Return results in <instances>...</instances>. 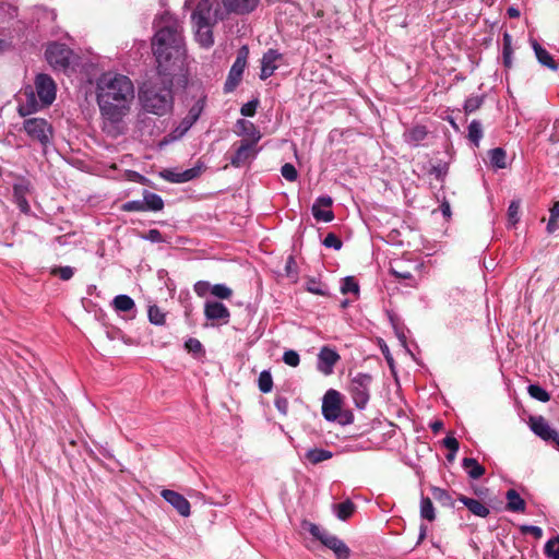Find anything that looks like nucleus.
<instances>
[{"label":"nucleus","instance_id":"nucleus-1","mask_svg":"<svg viewBox=\"0 0 559 559\" xmlns=\"http://www.w3.org/2000/svg\"><path fill=\"white\" fill-rule=\"evenodd\" d=\"M156 33L152 49L157 63L154 76L143 82L139 99L146 112L164 116L174 106V70L185 55V41L180 22L169 12H164L155 23Z\"/></svg>","mask_w":559,"mask_h":559},{"label":"nucleus","instance_id":"nucleus-2","mask_svg":"<svg viewBox=\"0 0 559 559\" xmlns=\"http://www.w3.org/2000/svg\"><path fill=\"white\" fill-rule=\"evenodd\" d=\"M134 85L129 76L105 72L96 81V102L102 118L111 124L120 122L130 111Z\"/></svg>","mask_w":559,"mask_h":559},{"label":"nucleus","instance_id":"nucleus-3","mask_svg":"<svg viewBox=\"0 0 559 559\" xmlns=\"http://www.w3.org/2000/svg\"><path fill=\"white\" fill-rule=\"evenodd\" d=\"M226 16L217 0H200L192 11L191 22L195 40L204 48L214 45L213 27Z\"/></svg>","mask_w":559,"mask_h":559},{"label":"nucleus","instance_id":"nucleus-4","mask_svg":"<svg viewBox=\"0 0 559 559\" xmlns=\"http://www.w3.org/2000/svg\"><path fill=\"white\" fill-rule=\"evenodd\" d=\"M304 528L307 530L314 538L320 540L322 545L331 549L337 559H349V547L337 536L330 534L319 525L310 522H305Z\"/></svg>","mask_w":559,"mask_h":559},{"label":"nucleus","instance_id":"nucleus-5","mask_svg":"<svg viewBox=\"0 0 559 559\" xmlns=\"http://www.w3.org/2000/svg\"><path fill=\"white\" fill-rule=\"evenodd\" d=\"M372 376L366 372H358L352 377L348 384V392L358 409H365L370 400Z\"/></svg>","mask_w":559,"mask_h":559},{"label":"nucleus","instance_id":"nucleus-6","mask_svg":"<svg viewBox=\"0 0 559 559\" xmlns=\"http://www.w3.org/2000/svg\"><path fill=\"white\" fill-rule=\"evenodd\" d=\"M249 56V49L247 46L240 47L237 52V57L229 70L228 76L224 84V92H233L242 79L243 71L247 67V59Z\"/></svg>","mask_w":559,"mask_h":559},{"label":"nucleus","instance_id":"nucleus-7","mask_svg":"<svg viewBox=\"0 0 559 559\" xmlns=\"http://www.w3.org/2000/svg\"><path fill=\"white\" fill-rule=\"evenodd\" d=\"M46 59L48 63L59 71H67L70 64V49L66 44L51 43L46 49Z\"/></svg>","mask_w":559,"mask_h":559},{"label":"nucleus","instance_id":"nucleus-8","mask_svg":"<svg viewBox=\"0 0 559 559\" xmlns=\"http://www.w3.org/2000/svg\"><path fill=\"white\" fill-rule=\"evenodd\" d=\"M24 130L33 139L46 145L51 135V127L43 118H29L24 121Z\"/></svg>","mask_w":559,"mask_h":559},{"label":"nucleus","instance_id":"nucleus-9","mask_svg":"<svg viewBox=\"0 0 559 559\" xmlns=\"http://www.w3.org/2000/svg\"><path fill=\"white\" fill-rule=\"evenodd\" d=\"M36 94L41 106H49L56 99V84L46 73H39L35 78Z\"/></svg>","mask_w":559,"mask_h":559},{"label":"nucleus","instance_id":"nucleus-10","mask_svg":"<svg viewBox=\"0 0 559 559\" xmlns=\"http://www.w3.org/2000/svg\"><path fill=\"white\" fill-rule=\"evenodd\" d=\"M341 412V394L336 390L330 389L325 392L322 400V415L325 420L334 421Z\"/></svg>","mask_w":559,"mask_h":559},{"label":"nucleus","instance_id":"nucleus-11","mask_svg":"<svg viewBox=\"0 0 559 559\" xmlns=\"http://www.w3.org/2000/svg\"><path fill=\"white\" fill-rule=\"evenodd\" d=\"M258 143L248 142V140H241L235 154L230 158L231 166L239 168L242 167L247 162L255 158L259 153L257 147Z\"/></svg>","mask_w":559,"mask_h":559},{"label":"nucleus","instance_id":"nucleus-12","mask_svg":"<svg viewBox=\"0 0 559 559\" xmlns=\"http://www.w3.org/2000/svg\"><path fill=\"white\" fill-rule=\"evenodd\" d=\"M341 359L336 350L329 346H323L318 354L317 369L324 376H330L334 371L335 364Z\"/></svg>","mask_w":559,"mask_h":559},{"label":"nucleus","instance_id":"nucleus-13","mask_svg":"<svg viewBox=\"0 0 559 559\" xmlns=\"http://www.w3.org/2000/svg\"><path fill=\"white\" fill-rule=\"evenodd\" d=\"M160 495L181 516L190 515V502L181 493L171 489H164Z\"/></svg>","mask_w":559,"mask_h":559},{"label":"nucleus","instance_id":"nucleus-14","mask_svg":"<svg viewBox=\"0 0 559 559\" xmlns=\"http://www.w3.org/2000/svg\"><path fill=\"white\" fill-rule=\"evenodd\" d=\"M283 58V55L276 50V49H269L266 52L263 53L261 59V72H260V79L266 80L278 68V61H281Z\"/></svg>","mask_w":559,"mask_h":559},{"label":"nucleus","instance_id":"nucleus-15","mask_svg":"<svg viewBox=\"0 0 559 559\" xmlns=\"http://www.w3.org/2000/svg\"><path fill=\"white\" fill-rule=\"evenodd\" d=\"M160 177L165 179L166 181L173 182V183H183L188 182L201 175V167L195 166L189 169H186L183 171H177L173 169H164L160 171Z\"/></svg>","mask_w":559,"mask_h":559},{"label":"nucleus","instance_id":"nucleus-16","mask_svg":"<svg viewBox=\"0 0 559 559\" xmlns=\"http://www.w3.org/2000/svg\"><path fill=\"white\" fill-rule=\"evenodd\" d=\"M204 316L210 321L228 323L230 312L228 308L219 301H206L204 305Z\"/></svg>","mask_w":559,"mask_h":559},{"label":"nucleus","instance_id":"nucleus-17","mask_svg":"<svg viewBox=\"0 0 559 559\" xmlns=\"http://www.w3.org/2000/svg\"><path fill=\"white\" fill-rule=\"evenodd\" d=\"M225 13L248 14L252 12L259 0H221Z\"/></svg>","mask_w":559,"mask_h":559},{"label":"nucleus","instance_id":"nucleus-18","mask_svg":"<svg viewBox=\"0 0 559 559\" xmlns=\"http://www.w3.org/2000/svg\"><path fill=\"white\" fill-rule=\"evenodd\" d=\"M532 431L544 441H552L556 438V429H552L549 424L545 420L544 417L539 416L535 419H532L531 423Z\"/></svg>","mask_w":559,"mask_h":559},{"label":"nucleus","instance_id":"nucleus-19","mask_svg":"<svg viewBox=\"0 0 559 559\" xmlns=\"http://www.w3.org/2000/svg\"><path fill=\"white\" fill-rule=\"evenodd\" d=\"M427 136V128L425 126L419 124L408 128L403 134L404 142L412 147L419 146L421 142L426 140Z\"/></svg>","mask_w":559,"mask_h":559},{"label":"nucleus","instance_id":"nucleus-20","mask_svg":"<svg viewBox=\"0 0 559 559\" xmlns=\"http://www.w3.org/2000/svg\"><path fill=\"white\" fill-rule=\"evenodd\" d=\"M24 95H25L26 99L24 103L20 104L19 108H17L20 116H22V117L29 116V115L38 111L40 109V107H43L41 103L39 104L34 91L31 87L25 90Z\"/></svg>","mask_w":559,"mask_h":559},{"label":"nucleus","instance_id":"nucleus-21","mask_svg":"<svg viewBox=\"0 0 559 559\" xmlns=\"http://www.w3.org/2000/svg\"><path fill=\"white\" fill-rule=\"evenodd\" d=\"M236 127L239 135L249 138L248 142L258 143L262 136L260 130L249 120L239 119Z\"/></svg>","mask_w":559,"mask_h":559},{"label":"nucleus","instance_id":"nucleus-22","mask_svg":"<svg viewBox=\"0 0 559 559\" xmlns=\"http://www.w3.org/2000/svg\"><path fill=\"white\" fill-rule=\"evenodd\" d=\"M459 500L476 516L487 518L490 513L489 508L477 499L460 495Z\"/></svg>","mask_w":559,"mask_h":559},{"label":"nucleus","instance_id":"nucleus-23","mask_svg":"<svg viewBox=\"0 0 559 559\" xmlns=\"http://www.w3.org/2000/svg\"><path fill=\"white\" fill-rule=\"evenodd\" d=\"M506 509L510 512H524L526 503L515 489H509L506 493Z\"/></svg>","mask_w":559,"mask_h":559},{"label":"nucleus","instance_id":"nucleus-24","mask_svg":"<svg viewBox=\"0 0 559 559\" xmlns=\"http://www.w3.org/2000/svg\"><path fill=\"white\" fill-rule=\"evenodd\" d=\"M531 45L540 64L551 70H557V63L545 48H543L535 39L531 40Z\"/></svg>","mask_w":559,"mask_h":559},{"label":"nucleus","instance_id":"nucleus-25","mask_svg":"<svg viewBox=\"0 0 559 559\" xmlns=\"http://www.w3.org/2000/svg\"><path fill=\"white\" fill-rule=\"evenodd\" d=\"M145 212H158L164 209V200L157 193L151 192L148 190L143 191V200Z\"/></svg>","mask_w":559,"mask_h":559},{"label":"nucleus","instance_id":"nucleus-26","mask_svg":"<svg viewBox=\"0 0 559 559\" xmlns=\"http://www.w3.org/2000/svg\"><path fill=\"white\" fill-rule=\"evenodd\" d=\"M27 186L24 183H16L13 187V198L17 207L21 212L27 214L31 211V206L26 200Z\"/></svg>","mask_w":559,"mask_h":559},{"label":"nucleus","instance_id":"nucleus-27","mask_svg":"<svg viewBox=\"0 0 559 559\" xmlns=\"http://www.w3.org/2000/svg\"><path fill=\"white\" fill-rule=\"evenodd\" d=\"M111 305L117 312H131L135 310L134 300L130 296L124 294L116 296L112 299Z\"/></svg>","mask_w":559,"mask_h":559},{"label":"nucleus","instance_id":"nucleus-28","mask_svg":"<svg viewBox=\"0 0 559 559\" xmlns=\"http://www.w3.org/2000/svg\"><path fill=\"white\" fill-rule=\"evenodd\" d=\"M462 466L473 479H478L485 474V467L473 457H464Z\"/></svg>","mask_w":559,"mask_h":559},{"label":"nucleus","instance_id":"nucleus-29","mask_svg":"<svg viewBox=\"0 0 559 559\" xmlns=\"http://www.w3.org/2000/svg\"><path fill=\"white\" fill-rule=\"evenodd\" d=\"M333 453L325 449L313 448L305 453V459L313 465L332 459Z\"/></svg>","mask_w":559,"mask_h":559},{"label":"nucleus","instance_id":"nucleus-30","mask_svg":"<svg viewBox=\"0 0 559 559\" xmlns=\"http://www.w3.org/2000/svg\"><path fill=\"white\" fill-rule=\"evenodd\" d=\"M503 48H502V62L503 66L508 69L512 67V56H513V48H512V36L508 33H503Z\"/></svg>","mask_w":559,"mask_h":559},{"label":"nucleus","instance_id":"nucleus-31","mask_svg":"<svg viewBox=\"0 0 559 559\" xmlns=\"http://www.w3.org/2000/svg\"><path fill=\"white\" fill-rule=\"evenodd\" d=\"M490 164L498 168L503 169L507 167V153L502 147H496L488 152Z\"/></svg>","mask_w":559,"mask_h":559},{"label":"nucleus","instance_id":"nucleus-32","mask_svg":"<svg viewBox=\"0 0 559 559\" xmlns=\"http://www.w3.org/2000/svg\"><path fill=\"white\" fill-rule=\"evenodd\" d=\"M355 508V504L349 499L334 506L335 514L341 521L348 520L353 515Z\"/></svg>","mask_w":559,"mask_h":559},{"label":"nucleus","instance_id":"nucleus-33","mask_svg":"<svg viewBox=\"0 0 559 559\" xmlns=\"http://www.w3.org/2000/svg\"><path fill=\"white\" fill-rule=\"evenodd\" d=\"M431 495L441 506L453 508L454 501L448 490L440 487H431Z\"/></svg>","mask_w":559,"mask_h":559},{"label":"nucleus","instance_id":"nucleus-34","mask_svg":"<svg viewBox=\"0 0 559 559\" xmlns=\"http://www.w3.org/2000/svg\"><path fill=\"white\" fill-rule=\"evenodd\" d=\"M420 516L429 522H432L436 519L435 507L429 497L421 496Z\"/></svg>","mask_w":559,"mask_h":559},{"label":"nucleus","instance_id":"nucleus-35","mask_svg":"<svg viewBox=\"0 0 559 559\" xmlns=\"http://www.w3.org/2000/svg\"><path fill=\"white\" fill-rule=\"evenodd\" d=\"M467 130H468V133H467L468 140L475 146H478L479 142L483 138V126H481L480 121H478V120L471 121Z\"/></svg>","mask_w":559,"mask_h":559},{"label":"nucleus","instance_id":"nucleus-36","mask_svg":"<svg viewBox=\"0 0 559 559\" xmlns=\"http://www.w3.org/2000/svg\"><path fill=\"white\" fill-rule=\"evenodd\" d=\"M148 321L154 325H164L166 322V313L156 305L148 307Z\"/></svg>","mask_w":559,"mask_h":559},{"label":"nucleus","instance_id":"nucleus-37","mask_svg":"<svg viewBox=\"0 0 559 559\" xmlns=\"http://www.w3.org/2000/svg\"><path fill=\"white\" fill-rule=\"evenodd\" d=\"M306 290L318 296H326L329 294L325 285L314 277L307 280Z\"/></svg>","mask_w":559,"mask_h":559},{"label":"nucleus","instance_id":"nucleus-38","mask_svg":"<svg viewBox=\"0 0 559 559\" xmlns=\"http://www.w3.org/2000/svg\"><path fill=\"white\" fill-rule=\"evenodd\" d=\"M527 392L531 397L539 402L546 403L550 400V394L538 384H530L527 386Z\"/></svg>","mask_w":559,"mask_h":559},{"label":"nucleus","instance_id":"nucleus-39","mask_svg":"<svg viewBox=\"0 0 559 559\" xmlns=\"http://www.w3.org/2000/svg\"><path fill=\"white\" fill-rule=\"evenodd\" d=\"M258 386L262 393H269L272 391L273 379L269 370H263L260 372L258 378Z\"/></svg>","mask_w":559,"mask_h":559},{"label":"nucleus","instance_id":"nucleus-40","mask_svg":"<svg viewBox=\"0 0 559 559\" xmlns=\"http://www.w3.org/2000/svg\"><path fill=\"white\" fill-rule=\"evenodd\" d=\"M520 207L521 203L519 200H513L508 207V224L513 227L520 221Z\"/></svg>","mask_w":559,"mask_h":559},{"label":"nucleus","instance_id":"nucleus-41","mask_svg":"<svg viewBox=\"0 0 559 559\" xmlns=\"http://www.w3.org/2000/svg\"><path fill=\"white\" fill-rule=\"evenodd\" d=\"M206 97H200L189 109L187 116L192 119V122H197L205 107Z\"/></svg>","mask_w":559,"mask_h":559},{"label":"nucleus","instance_id":"nucleus-42","mask_svg":"<svg viewBox=\"0 0 559 559\" xmlns=\"http://www.w3.org/2000/svg\"><path fill=\"white\" fill-rule=\"evenodd\" d=\"M545 555L550 559H559V535L545 544Z\"/></svg>","mask_w":559,"mask_h":559},{"label":"nucleus","instance_id":"nucleus-43","mask_svg":"<svg viewBox=\"0 0 559 559\" xmlns=\"http://www.w3.org/2000/svg\"><path fill=\"white\" fill-rule=\"evenodd\" d=\"M484 103L483 95H473L469 96L464 103V110L466 114H472L476 111Z\"/></svg>","mask_w":559,"mask_h":559},{"label":"nucleus","instance_id":"nucleus-44","mask_svg":"<svg viewBox=\"0 0 559 559\" xmlns=\"http://www.w3.org/2000/svg\"><path fill=\"white\" fill-rule=\"evenodd\" d=\"M211 294L219 299H228L233 290L225 284H215L211 286Z\"/></svg>","mask_w":559,"mask_h":559},{"label":"nucleus","instance_id":"nucleus-45","mask_svg":"<svg viewBox=\"0 0 559 559\" xmlns=\"http://www.w3.org/2000/svg\"><path fill=\"white\" fill-rule=\"evenodd\" d=\"M185 348L195 356L203 355L205 353L202 343L194 337H190L186 341Z\"/></svg>","mask_w":559,"mask_h":559},{"label":"nucleus","instance_id":"nucleus-46","mask_svg":"<svg viewBox=\"0 0 559 559\" xmlns=\"http://www.w3.org/2000/svg\"><path fill=\"white\" fill-rule=\"evenodd\" d=\"M311 212L318 222L329 223L334 218V213L331 210L323 211L318 206H312Z\"/></svg>","mask_w":559,"mask_h":559},{"label":"nucleus","instance_id":"nucleus-47","mask_svg":"<svg viewBox=\"0 0 559 559\" xmlns=\"http://www.w3.org/2000/svg\"><path fill=\"white\" fill-rule=\"evenodd\" d=\"M341 292L343 294H357L359 292V286L357 281L353 276H346L343 280V284L341 286Z\"/></svg>","mask_w":559,"mask_h":559},{"label":"nucleus","instance_id":"nucleus-48","mask_svg":"<svg viewBox=\"0 0 559 559\" xmlns=\"http://www.w3.org/2000/svg\"><path fill=\"white\" fill-rule=\"evenodd\" d=\"M281 174L287 181L290 182L295 181L298 177L296 167L290 163H286L282 166Z\"/></svg>","mask_w":559,"mask_h":559},{"label":"nucleus","instance_id":"nucleus-49","mask_svg":"<svg viewBox=\"0 0 559 559\" xmlns=\"http://www.w3.org/2000/svg\"><path fill=\"white\" fill-rule=\"evenodd\" d=\"M285 273H286L287 277L293 278L295 281L297 280L298 270H297V264H296L295 258L293 255H289L286 260Z\"/></svg>","mask_w":559,"mask_h":559},{"label":"nucleus","instance_id":"nucleus-50","mask_svg":"<svg viewBox=\"0 0 559 559\" xmlns=\"http://www.w3.org/2000/svg\"><path fill=\"white\" fill-rule=\"evenodd\" d=\"M283 361L290 367H297L300 362L299 354L294 349H288L284 352Z\"/></svg>","mask_w":559,"mask_h":559},{"label":"nucleus","instance_id":"nucleus-51","mask_svg":"<svg viewBox=\"0 0 559 559\" xmlns=\"http://www.w3.org/2000/svg\"><path fill=\"white\" fill-rule=\"evenodd\" d=\"M342 240L333 233H329L323 239V246L326 248L340 250L342 248Z\"/></svg>","mask_w":559,"mask_h":559},{"label":"nucleus","instance_id":"nucleus-52","mask_svg":"<svg viewBox=\"0 0 559 559\" xmlns=\"http://www.w3.org/2000/svg\"><path fill=\"white\" fill-rule=\"evenodd\" d=\"M258 105H259L258 99L249 100L241 106L240 114L245 117H252L255 114Z\"/></svg>","mask_w":559,"mask_h":559},{"label":"nucleus","instance_id":"nucleus-53","mask_svg":"<svg viewBox=\"0 0 559 559\" xmlns=\"http://www.w3.org/2000/svg\"><path fill=\"white\" fill-rule=\"evenodd\" d=\"M122 210L126 212H145L142 200H132L122 204Z\"/></svg>","mask_w":559,"mask_h":559},{"label":"nucleus","instance_id":"nucleus-54","mask_svg":"<svg viewBox=\"0 0 559 559\" xmlns=\"http://www.w3.org/2000/svg\"><path fill=\"white\" fill-rule=\"evenodd\" d=\"M276 409L284 416L288 413V400L283 395H277L274 401Z\"/></svg>","mask_w":559,"mask_h":559},{"label":"nucleus","instance_id":"nucleus-55","mask_svg":"<svg viewBox=\"0 0 559 559\" xmlns=\"http://www.w3.org/2000/svg\"><path fill=\"white\" fill-rule=\"evenodd\" d=\"M448 173V165L444 163H439L438 165L432 166L430 174L435 175L436 179L443 180Z\"/></svg>","mask_w":559,"mask_h":559},{"label":"nucleus","instance_id":"nucleus-56","mask_svg":"<svg viewBox=\"0 0 559 559\" xmlns=\"http://www.w3.org/2000/svg\"><path fill=\"white\" fill-rule=\"evenodd\" d=\"M143 238L145 240H148V241L153 242V243H159V242L164 241V237H163L162 233L158 229H150L143 236Z\"/></svg>","mask_w":559,"mask_h":559},{"label":"nucleus","instance_id":"nucleus-57","mask_svg":"<svg viewBox=\"0 0 559 559\" xmlns=\"http://www.w3.org/2000/svg\"><path fill=\"white\" fill-rule=\"evenodd\" d=\"M194 123L195 122H192V119L186 116L181 120L175 132L178 133L179 136H182Z\"/></svg>","mask_w":559,"mask_h":559},{"label":"nucleus","instance_id":"nucleus-58","mask_svg":"<svg viewBox=\"0 0 559 559\" xmlns=\"http://www.w3.org/2000/svg\"><path fill=\"white\" fill-rule=\"evenodd\" d=\"M521 532L524 534H532L535 538L539 539L543 536V530L535 525H523Z\"/></svg>","mask_w":559,"mask_h":559},{"label":"nucleus","instance_id":"nucleus-59","mask_svg":"<svg viewBox=\"0 0 559 559\" xmlns=\"http://www.w3.org/2000/svg\"><path fill=\"white\" fill-rule=\"evenodd\" d=\"M443 445L449 450V451H452V452H457L459 451V448H460V443L459 441L456 440L455 437L453 436H447L444 439H443Z\"/></svg>","mask_w":559,"mask_h":559},{"label":"nucleus","instance_id":"nucleus-60","mask_svg":"<svg viewBox=\"0 0 559 559\" xmlns=\"http://www.w3.org/2000/svg\"><path fill=\"white\" fill-rule=\"evenodd\" d=\"M390 320L392 322L396 337L399 338V341L401 342V344L403 346H406V335H405L403 329L399 328V325L395 323L393 317H390Z\"/></svg>","mask_w":559,"mask_h":559},{"label":"nucleus","instance_id":"nucleus-61","mask_svg":"<svg viewBox=\"0 0 559 559\" xmlns=\"http://www.w3.org/2000/svg\"><path fill=\"white\" fill-rule=\"evenodd\" d=\"M333 204V200L329 195H321L317 198L312 206H318L321 209V206L330 207Z\"/></svg>","mask_w":559,"mask_h":559},{"label":"nucleus","instance_id":"nucleus-62","mask_svg":"<svg viewBox=\"0 0 559 559\" xmlns=\"http://www.w3.org/2000/svg\"><path fill=\"white\" fill-rule=\"evenodd\" d=\"M51 273L55 275H59L60 278L63 281L70 280V266L55 267L51 270Z\"/></svg>","mask_w":559,"mask_h":559},{"label":"nucleus","instance_id":"nucleus-63","mask_svg":"<svg viewBox=\"0 0 559 559\" xmlns=\"http://www.w3.org/2000/svg\"><path fill=\"white\" fill-rule=\"evenodd\" d=\"M211 286L210 283L200 281L194 285V290L199 296H203L206 294L207 289L211 290Z\"/></svg>","mask_w":559,"mask_h":559},{"label":"nucleus","instance_id":"nucleus-64","mask_svg":"<svg viewBox=\"0 0 559 559\" xmlns=\"http://www.w3.org/2000/svg\"><path fill=\"white\" fill-rule=\"evenodd\" d=\"M559 218V203H556L550 210V223H557Z\"/></svg>","mask_w":559,"mask_h":559}]
</instances>
